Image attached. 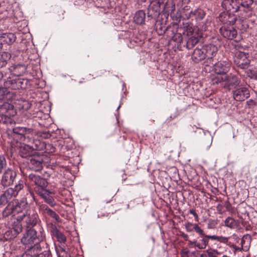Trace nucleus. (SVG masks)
<instances>
[{"mask_svg":"<svg viewBox=\"0 0 257 257\" xmlns=\"http://www.w3.org/2000/svg\"><path fill=\"white\" fill-rule=\"evenodd\" d=\"M3 77V74L2 73V72L0 71V80L2 79Z\"/></svg>","mask_w":257,"mask_h":257,"instance_id":"nucleus-63","label":"nucleus"},{"mask_svg":"<svg viewBox=\"0 0 257 257\" xmlns=\"http://www.w3.org/2000/svg\"><path fill=\"white\" fill-rule=\"evenodd\" d=\"M204 31H206L208 29V27L207 24H205V26L204 28H202Z\"/></svg>","mask_w":257,"mask_h":257,"instance_id":"nucleus-61","label":"nucleus"},{"mask_svg":"<svg viewBox=\"0 0 257 257\" xmlns=\"http://www.w3.org/2000/svg\"><path fill=\"white\" fill-rule=\"evenodd\" d=\"M67 250H66V249L64 247L61 246V247H60V249L58 251L57 253L59 254H60V253H61L62 252H65Z\"/></svg>","mask_w":257,"mask_h":257,"instance_id":"nucleus-56","label":"nucleus"},{"mask_svg":"<svg viewBox=\"0 0 257 257\" xmlns=\"http://www.w3.org/2000/svg\"><path fill=\"white\" fill-rule=\"evenodd\" d=\"M52 234L56 237L58 241L60 243H65L66 241V237L56 226L52 227Z\"/></svg>","mask_w":257,"mask_h":257,"instance_id":"nucleus-36","label":"nucleus"},{"mask_svg":"<svg viewBox=\"0 0 257 257\" xmlns=\"http://www.w3.org/2000/svg\"><path fill=\"white\" fill-rule=\"evenodd\" d=\"M187 35L189 38L186 42V48L191 49L199 42L201 37L196 32H194L192 28L188 29Z\"/></svg>","mask_w":257,"mask_h":257,"instance_id":"nucleus-13","label":"nucleus"},{"mask_svg":"<svg viewBox=\"0 0 257 257\" xmlns=\"http://www.w3.org/2000/svg\"><path fill=\"white\" fill-rule=\"evenodd\" d=\"M55 148L51 144L46 143H45L44 148L43 151L47 153H52L55 152Z\"/></svg>","mask_w":257,"mask_h":257,"instance_id":"nucleus-43","label":"nucleus"},{"mask_svg":"<svg viewBox=\"0 0 257 257\" xmlns=\"http://www.w3.org/2000/svg\"><path fill=\"white\" fill-rule=\"evenodd\" d=\"M7 162L5 157L3 155H0V174L8 168Z\"/></svg>","mask_w":257,"mask_h":257,"instance_id":"nucleus-40","label":"nucleus"},{"mask_svg":"<svg viewBox=\"0 0 257 257\" xmlns=\"http://www.w3.org/2000/svg\"><path fill=\"white\" fill-rule=\"evenodd\" d=\"M38 215L34 212H27L17 216L18 221H23L27 228H33L38 221Z\"/></svg>","mask_w":257,"mask_h":257,"instance_id":"nucleus-7","label":"nucleus"},{"mask_svg":"<svg viewBox=\"0 0 257 257\" xmlns=\"http://www.w3.org/2000/svg\"><path fill=\"white\" fill-rule=\"evenodd\" d=\"M238 0H223L221 3L222 7L226 11L233 14L237 13L240 18V5Z\"/></svg>","mask_w":257,"mask_h":257,"instance_id":"nucleus-11","label":"nucleus"},{"mask_svg":"<svg viewBox=\"0 0 257 257\" xmlns=\"http://www.w3.org/2000/svg\"><path fill=\"white\" fill-rule=\"evenodd\" d=\"M233 97L236 101H243L250 96L249 91L246 87L236 88L232 91Z\"/></svg>","mask_w":257,"mask_h":257,"instance_id":"nucleus-15","label":"nucleus"},{"mask_svg":"<svg viewBox=\"0 0 257 257\" xmlns=\"http://www.w3.org/2000/svg\"><path fill=\"white\" fill-rule=\"evenodd\" d=\"M180 236L186 241L189 240V236L187 234L184 232L180 233Z\"/></svg>","mask_w":257,"mask_h":257,"instance_id":"nucleus-53","label":"nucleus"},{"mask_svg":"<svg viewBox=\"0 0 257 257\" xmlns=\"http://www.w3.org/2000/svg\"><path fill=\"white\" fill-rule=\"evenodd\" d=\"M206 58L203 46L201 48L196 47L191 55V59L195 63H198Z\"/></svg>","mask_w":257,"mask_h":257,"instance_id":"nucleus-22","label":"nucleus"},{"mask_svg":"<svg viewBox=\"0 0 257 257\" xmlns=\"http://www.w3.org/2000/svg\"><path fill=\"white\" fill-rule=\"evenodd\" d=\"M37 229L29 228L24 233L21 242L26 248L42 250L41 243L45 239V233L41 225Z\"/></svg>","mask_w":257,"mask_h":257,"instance_id":"nucleus-1","label":"nucleus"},{"mask_svg":"<svg viewBox=\"0 0 257 257\" xmlns=\"http://www.w3.org/2000/svg\"><path fill=\"white\" fill-rule=\"evenodd\" d=\"M161 10L165 13H168V14H170L171 16H174L175 10V3L172 2L171 4V6H169L167 3H165V1H164L163 5H161Z\"/></svg>","mask_w":257,"mask_h":257,"instance_id":"nucleus-34","label":"nucleus"},{"mask_svg":"<svg viewBox=\"0 0 257 257\" xmlns=\"http://www.w3.org/2000/svg\"><path fill=\"white\" fill-rule=\"evenodd\" d=\"M0 108L5 110L7 114L10 116H14L16 114V111L14 109L13 105L8 102H5L0 104Z\"/></svg>","mask_w":257,"mask_h":257,"instance_id":"nucleus-31","label":"nucleus"},{"mask_svg":"<svg viewBox=\"0 0 257 257\" xmlns=\"http://www.w3.org/2000/svg\"><path fill=\"white\" fill-rule=\"evenodd\" d=\"M218 19L224 24L233 25L237 20V16L226 11L221 13Z\"/></svg>","mask_w":257,"mask_h":257,"instance_id":"nucleus-18","label":"nucleus"},{"mask_svg":"<svg viewBox=\"0 0 257 257\" xmlns=\"http://www.w3.org/2000/svg\"><path fill=\"white\" fill-rule=\"evenodd\" d=\"M189 213L191 214H192L194 217H195V221H198V220H199V217H198V214L196 213L195 211L194 210V209H191L189 210Z\"/></svg>","mask_w":257,"mask_h":257,"instance_id":"nucleus-49","label":"nucleus"},{"mask_svg":"<svg viewBox=\"0 0 257 257\" xmlns=\"http://www.w3.org/2000/svg\"><path fill=\"white\" fill-rule=\"evenodd\" d=\"M207 227L208 229H213L214 228V226H212V225L211 224V223H208L207 224Z\"/></svg>","mask_w":257,"mask_h":257,"instance_id":"nucleus-60","label":"nucleus"},{"mask_svg":"<svg viewBox=\"0 0 257 257\" xmlns=\"http://www.w3.org/2000/svg\"><path fill=\"white\" fill-rule=\"evenodd\" d=\"M213 84L224 83L223 87L230 90L239 85L240 79L234 74L229 73L225 75H213L211 77Z\"/></svg>","mask_w":257,"mask_h":257,"instance_id":"nucleus-2","label":"nucleus"},{"mask_svg":"<svg viewBox=\"0 0 257 257\" xmlns=\"http://www.w3.org/2000/svg\"><path fill=\"white\" fill-rule=\"evenodd\" d=\"M222 207H223L222 205L220 204H219L217 205L216 208L219 213H222L221 210H222Z\"/></svg>","mask_w":257,"mask_h":257,"instance_id":"nucleus-57","label":"nucleus"},{"mask_svg":"<svg viewBox=\"0 0 257 257\" xmlns=\"http://www.w3.org/2000/svg\"><path fill=\"white\" fill-rule=\"evenodd\" d=\"M2 174L1 184L5 188L13 185L17 176L16 172L11 168H8Z\"/></svg>","mask_w":257,"mask_h":257,"instance_id":"nucleus-6","label":"nucleus"},{"mask_svg":"<svg viewBox=\"0 0 257 257\" xmlns=\"http://www.w3.org/2000/svg\"><path fill=\"white\" fill-rule=\"evenodd\" d=\"M37 193L44 200L45 202L52 206L55 205V203L54 198L49 195V194H53V192L45 189L44 190H38Z\"/></svg>","mask_w":257,"mask_h":257,"instance_id":"nucleus-25","label":"nucleus"},{"mask_svg":"<svg viewBox=\"0 0 257 257\" xmlns=\"http://www.w3.org/2000/svg\"><path fill=\"white\" fill-rule=\"evenodd\" d=\"M59 256L60 257H71L70 254L67 251L59 254Z\"/></svg>","mask_w":257,"mask_h":257,"instance_id":"nucleus-52","label":"nucleus"},{"mask_svg":"<svg viewBox=\"0 0 257 257\" xmlns=\"http://www.w3.org/2000/svg\"><path fill=\"white\" fill-rule=\"evenodd\" d=\"M185 228L189 232L195 231L197 234L201 233L202 228L197 223H193L189 221H186L184 224Z\"/></svg>","mask_w":257,"mask_h":257,"instance_id":"nucleus-30","label":"nucleus"},{"mask_svg":"<svg viewBox=\"0 0 257 257\" xmlns=\"http://www.w3.org/2000/svg\"><path fill=\"white\" fill-rule=\"evenodd\" d=\"M218 236L215 235H207V237L208 238V240L211 239L212 240H218Z\"/></svg>","mask_w":257,"mask_h":257,"instance_id":"nucleus-50","label":"nucleus"},{"mask_svg":"<svg viewBox=\"0 0 257 257\" xmlns=\"http://www.w3.org/2000/svg\"><path fill=\"white\" fill-rule=\"evenodd\" d=\"M38 136L41 138L42 139H46L50 138L51 135L49 132L44 131L39 132L38 133Z\"/></svg>","mask_w":257,"mask_h":257,"instance_id":"nucleus-46","label":"nucleus"},{"mask_svg":"<svg viewBox=\"0 0 257 257\" xmlns=\"http://www.w3.org/2000/svg\"><path fill=\"white\" fill-rule=\"evenodd\" d=\"M221 35L229 40H232L237 36L236 30L231 25L230 26H222L220 28Z\"/></svg>","mask_w":257,"mask_h":257,"instance_id":"nucleus-21","label":"nucleus"},{"mask_svg":"<svg viewBox=\"0 0 257 257\" xmlns=\"http://www.w3.org/2000/svg\"><path fill=\"white\" fill-rule=\"evenodd\" d=\"M13 131L15 135H18V137L20 138V141L27 142V140H31L30 138L26 137V135L32 133L31 128L17 126L13 128Z\"/></svg>","mask_w":257,"mask_h":257,"instance_id":"nucleus-16","label":"nucleus"},{"mask_svg":"<svg viewBox=\"0 0 257 257\" xmlns=\"http://www.w3.org/2000/svg\"><path fill=\"white\" fill-rule=\"evenodd\" d=\"M10 58V54L7 52H3L0 56V68L6 65L7 61Z\"/></svg>","mask_w":257,"mask_h":257,"instance_id":"nucleus-39","label":"nucleus"},{"mask_svg":"<svg viewBox=\"0 0 257 257\" xmlns=\"http://www.w3.org/2000/svg\"><path fill=\"white\" fill-rule=\"evenodd\" d=\"M45 142L42 141L38 139L33 140L32 148L33 152L35 151H43L45 146Z\"/></svg>","mask_w":257,"mask_h":257,"instance_id":"nucleus-38","label":"nucleus"},{"mask_svg":"<svg viewBox=\"0 0 257 257\" xmlns=\"http://www.w3.org/2000/svg\"><path fill=\"white\" fill-rule=\"evenodd\" d=\"M39 209L42 214H46L49 215L57 222H59L60 221L59 216L54 211L50 209L47 205L45 204H41L39 205Z\"/></svg>","mask_w":257,"mask_h":257,"instance_id":"nucleus-24","label":"nucleus"},{"mask_svg":"<svg viewBox=\"0 0 257 257\" xmlns=\"http://www.w3.org/2000/svg\"><path fill=\"white\" fill-rule=\"evenodd\" d=\"M8 88L9 87H5V86L4 87H0V98H1L2 99H5L6 94L8 90Z\"/></svg>","mask_w":257,"mask_h":257,"instance_id":"nucleus-45","label":"nucleus"},{"mask_svg":"<svg viewBox=\"0 0 257 257\" xmlns=\"http://www.w3.org/2000/svg\"><path fill=\"white\" fill-rule=\"evenodd\" d=\"M224 226L231 229L237 228L239 226V221L232 217L228 216L224 220Z\"/></svg>","mask_w":257,"mask_h":257,"instance_id":"nucleus-29","label":"nucleus"},{"mask_svg":"<svg viewBox=\"0 0 257 257\" xmlns=\"http://www.w3.org/2000/svg\"><path fill=\"white\" fill-rule=\"evenodd\" d=\"M234 63L238 67L241 69H247L250 63L246 54L242 52H236L234 57Z\"/></svg>","mask_w":257,"mask_h":257,"instance_id":"nucleus-12","label":"nucleus"},{"mask_svg":"<svg viewBox=\"0 0 257 257\" xmlns=\"http://www.w3.org/2000/svg\"><path fill=\"white\" fill-rule=\"evenodd\" d=\"M24 187V181L20 180L16 183L14 187L7 189L0 196V205H6L13 197H16Z\"/></svg>","mask_w":257,"mask_h":257,"instance_id":"nucleus-4","label":"nucleus"},{"mask_svg":"<svg viewBox=\"0 0 257 257\" xmlns=\"http://www.w3.org/2000/svg\"><path fill=\"white\" fill-rule=\"evenodd\" d=\"M198 234L200 236L201 238L198 241V248L205 249L209 242V240L207 237V235L205 234L203 229H202L201 233H198Z\"/></svg>","mask_w":257,"mask_h":257,"instance_id":"nucleus-33","label":"nucleus"},{"mask_svg":"<svg viewBox=\"0 0 257 257\" xmlns=\"http://www.w3.org/2000/svg\"><path fill=\"white\" fill-rule=\"evenodd\" d=\"M28 177L37 186V188L35 189L37 192L38 190H44L46 189V187L48 184L46 179L33 173L30 174Z\"/></svg>","mask_w":257,"mask_h":257,"instance_id":"nucleus-14","label":"nucleus"},{"mask_svg":"<svg viewBox=\"0 0 257 257\" xmlns=\"http://www.w3.org/2000/svg\"><path fill=\"white\" fill-rule=\"evenodd\" d=\"M17 99L16 92L13 91L8 90L5 100L12 101Z\"/></svg>","mask_w":257,"mask_h":257,"instance_id":"nucleus-41","label":"nucleus"},{"mask_svg":"<svg viewBox=\"0 0 257 257\" xmlns=\"http://www.w3.org/2000/svg\"><path fill=\"white\" fill-rule=\"evenodd\" d=\"M240 6V20L243 21L244 19L251 17L254 15L253 10L254 3H257L255 0H238Z\"/></svg>","mask_w":257,"mask_h":257,"instance_id":"nucleus-5","label":"nucleus"},{"mask_svg":"<svg viewBox=\"0 0 257 257\" xmlns=\"http://www.w3.org/2000/svg\"><path fill=\"white\" fill-rule=\"evenodd\" d=\"M205 12L201 9H197L194 11H190L188 14H182L184 19H194L196 21L202 20L205 16Z\"/></svg>","mask_w":257,"mask_h":257,"instance_id":"nucleus-20","label":"nucleus"},{"mask_svg":"<svg viewBox=\"0 0 257 257\" xmlns=\"http://www.w3.org/2000/svg\"><path fill=\"white\" fill-rule=\"evenodd\" d=\"M11 73L15 76H21L26 71V67L24 64H17L11 66L10 68Z\"/></svg>","mask_w":257,"mask_h":257,"instance_id":"nucleus-28","label":"nucleus"},{"mask_svg":"<svg viewBox=\"0 0 257 257\" xmlns=\"http://www.w3.org/2000/svg\"><path fill=\"white\" fill-rule=\"evenodd\" d=\"M188 241V245L189 246L198 248V241L197 240H189Z\"/></svg>","mask_w":257,"mask_h":257,"instance_id":"nucleus-48","label":"nucleus"},{"mask_svg":"<svg viewBox=\"0 0 257 257\" xmlns=\"http://www.w3.org/2000/svg\"><path fill=\"white\" fill-rule=\"evenodd\" d=\"M16 219H17V217ZM21 221H18V219H17V221H15L13 223V228L15 232V234H17L19 233L22 230V225L21 224Z\"/></svg>","mask_w":257,"mask_h":257,"instance_id":"nucleus-42","label":"nucleus"},{"mask_svg":"<svg viewBox=\"0 0 257 257\" xmlns=\"http://www.w3.org/2000/svg\"><path fill=\"white\" fill-rule=\"evenodd\" d=\"M170 32H172V35H174L175 33V32L172 30V28L171 27H168L166 30L164 32V33H167V35L169 34Z\"/></svg>","mask_w":257,"mask_h":257,"instance_id":"nucleus-51","label":"nucleus"},{"mask_svg":"<svg viewBox=\"0 0 257 257\" xmlns=\"http://www.w3.org/2000/svg\"><path fill=\"white\" fill-rule=\"evenodd\" d=\"M31 141L30 140H27V142H17V147L19 149V154L22 158H27L28 157H31L35 154L36 152H33L32 146L30 145L27 144Z\"/></svg>","mask_w":257,"mask_h":257,"instance_id":"nucleus-9","label":"nucleus"},{"mask_svg":"<svg viewBox=\"0 0 257 257\" xmlns=\"http://www.w3.org/2000/svg\"><path fill=\"white\" fill-rule=\"evenodd\" d=\"M225 207L229 211H231V208H232V207L229 203H227Z\"/></svg>","mask_w":257,"mask_h":257,"instance_id":"nucleus-59","label":"nucleus"},{"mask_svg":"<svg viewBox=\"0 0 257 257\" xmlns=\"http://www.w3.org/2000/svg\"><path fill=\"white\" fill-rule=\"evenodd\" d=\"M28 203L26 201L14 200L4 210L3 215L5 217H7L11 214L14 216L21 215L26 213Z\"/></svg>","mask_w":257,"mask_h":257,"instance_id":"nucleus-3","label":"nucleus"},{"mask_svg":"<svg viewBox=\"0 0 257 257\" xmlns=\"http://www.w3.org/2000/svg\"><path fill=\"white\" fill-rule=\"evenodd\" d=\"M221 254L217 249L209 248L200 254V257H218Z\"/></svg>","mask_w":257,"mask_h":257,"instance_id":"nucleus-35","label":"nucleus"},{"mask_svg":"<svg viewBox=\"0 0 257 257\" xmlns=\"http://www.w3.org/2000/svg\"><path fill=\"white\" fill-rule=\"evenodd\" d=\"M146 19V13L143 10H139L135 13L134 17V22L138 25L144 23Z\"/></svg>","mask_w":257,"mask_h":257,"instance_id":"nucleus-32","label":"nucleus"},{"mask_svg":"<svg viewBox=\"0 0 257 257\" xmlns=\"http://www.w3.org/2000/svg\"><path fill=\"white\" fill-rule=\"evenodd\" d=\"M20 104L21 106V108L24 110H28L31 106V103L26 100L22 101Z\"/></svg>","mask_w":257,"mask_h":257,"instance_id":"nucleus-44","label":"nucleus"},{"mask_svg":"<svg viewBox=\"0 0 257 257\" xmlns=\"http://www.w3.org/2000/svg\"><path fill=\"white\" fill-rule=\"evenodd\" d=\"M246 103H247V105H248L250 107L253 105H256V102L252 99H250L249 101H247L246 102Z\"/></svg>","mask_w":257,"mask_h":257,"instance_id":"nucleus-54","label":"nucleus"},{"mask_svg":"<svg viewBox=\"0 0 257 257\" xmlns=\"http://www.w3.org/2000/svg\"><path fill=\"white\" fill-rule=\"evenodd\" d=\"M30 167L35 171H40L43 168V159L36 154L30 157L29 160Z\"/></svg>","mask_w":257,"mask_h":257,"instance_id":"nucleus-19","label":"nucleus"},{"mask_svg":"<svg viewBox=\"0 0 257 257\" xmlns=\"http://www.w3.org/2000/svg\"><path fill=\"white\" fill-rule=\"evenodd\" d=\"M12 116L8 114L0 113V123L6 125L14 123V120L11 117Z\"/></svg>","mask_w":257,"mask_h":257,"instance_id":"nucleus-37","label":"nucleus"},{"mask_svg":"<svg viewBox=\"0 0 257 257\" xmlns=\"http://www.w3.org/2000/svg\"><path fill=\"white\" fill-rule=\"evenodd\" d=\"M230 64L226 61H219L214 64L213 69L218 75H225L229 71Z\"/></svg>","mask_w":257,"mask_h":257,"instance_id":"nucleus-17","label":"nucleus"},{"mask_svg":"<svg viewBox=\"0 0 257 257\" xmlns=\"http://www.w3.org/2000/svg\"><path fill=\"white\" fill-rule=\"evenodd\" d=\"M204 53L206 55V58L210 61L211 63V60L216 56L218 52L217 47L214 45L208 44L203 46Z\"/></svg>","mask_w":257,"mask_h":257,"instance_id":"nucleus-23","label":"nucleus"},{"mask_svg":"<svg viewBox=\"0 0 257 257\" xmlns=\"http://www.w3.org/2000/svg\"><path fill=\"white\" fill-rule=\"evenodd\" d=\"M16 40V35L12 33H3L0 36V41L2 44L11 45Z\"/></svg>","mask_w":257,"mask_h":257,"instance_id":"nucleus-27","label":"nucleus"},{"mask_svg":"<svg viewBox=\"0 0 257 257\" xmlns=\"http://www.w3.org/2000/svg\"><path fill=\"white\" fill-rule=\"evenodd\" d=\"M41 251L42 250L26 248L25 252L21 257H39L41 255H44L45 257H50L48 251H44L40 253Z\"/></svg>","mask_w":257,"mask_h":257,"instance_id":"nucleus-26","label":"nucleus"},{"mask_svg":"<svg viewBox=\"0 0 257 257\" xmlns=\"http://www.w3.org/2000/svg\"><path fill=\"white\" fill-rule=\"evenodd\" d=\"M229 237H225L222 236H218V241L226 244L228 241Z\"/></svg>","mask_w":257,"mask_h":257,"instance_id":"nucleus-47","label":"nucleus"},{"mask_svg":"<svg viewBox=\"0 0 257 257\" xmlns=\"http://www.w3.org/2000/svg\"><path fill=\"white\" fill-rule=\"evenodd\" d=\"M233 248L234 249L235 251H242L243 250L242 247H238L235 245H233Z\"/></svg>","mask_w":257,"mask_h":257,"instance_id":"nucleus-58","label":"nucleus"},{"mask_svg":"<svg viewBox=\"0 0 257 257\" xmlns=\"http://www.w3.org/2000/svg\"><path fill=\"white\" fill-rule=\"evenodd\" d=\"M244 240H243V239H241V247H243V244H244Z\"/></svg>","mask_w":257,"mask_h":257,"instance_id":"nucleus-62","label":"nucleus"},{"mask_svg":"<svg viewBox=\"0 0 257 257\" xmlns=\"http://www.w3.org/2000/svg\"><path fill=\"white\" fill-rule=\"evenodd\" d=\"M108 215V213L106 212H98V217L100 218L102 217H107Z\"/></svg>","mask_w":257,"mask_h":257,"instance_id":"nucleus-55","label":"nucleus"},{"mask_svg":"<svg viewBox=\"0 0 257 257\" xmlns=\"http://www.w3.org/2000/svg\"><path fill=\"white\" fill-rule=\"evenodd\" d=\"M39 257H45V255H40Z\"/></svg>","mask_w":257,"mask_h":257,"instance_id":"nucleus-64","label":"nucleus"},{"mask_svg":"<svg viewBox=\"0 0 257 257\" xmlns=\"http://www.w3.org/2000/svg\"><path fill=\"white\" fill-rule=\"evenodd\" d=\"M165 0H150L148 9V17L151 18L158 17L161 11V5Z\"/></svg>","mask_w":257,"mask_h":257,"instance_id":"nucleus-10","label":"nucleus"},{"mask_svg":"<svg viewBox=\"0 0 257 257\" xmlns=\"http://www.w3.org/2000/svg\"><path fill=\"white\" fill-rule=\"evenodd\" d=\"M27 82L28 80L23 78L15 79L9 78L4 82V85L14 90L25 89L26 87Z\"/></svg>","mask_w":257,"mask_h":257,"instance_id":"nucleus-8","label":"nucleus"}]
</instances>
